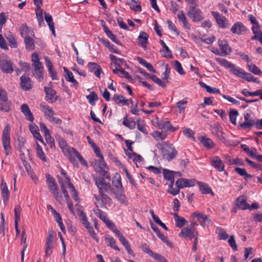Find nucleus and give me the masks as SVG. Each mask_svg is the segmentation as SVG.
Listing matches in <instances>:
<instances>
[{
	"instance_id": "nucleus-1",
	"label": "nucleus",
	"mask_w": 262,
	"mask_h": 262,
	"mask_svg": "<svg viewBox=\"0 0 262 262\" xmlns=\"http://www.w3.org/2000/svg\"><path fill=\"white\" fill-rule=\"evenodd\" d=\"M160 155L168 161L174 159L177 155V151L172 144L168 142L159 143L156 145Z\"/></svg>"
},
{
	"instance_id": "nucleus-2",
	"label": "nucleus",
	"mask_w": 262,
	"mask_h": 262,
	"mask_svg": "<svg viewBox=\"0 0 262 262\" xmlns=\"http://www.w3.org/2000/svg\"><path fill=\"white\" fill-rule=\"evenodd\" d=\"M46 178L50 191L52 193L56 200L60 204H62L63 203L62 196L59 192L58 185L54 178L49 174H46Z\"/></svg>"
},
{
	"instance_id": "nucleus-3",
	"label": "nucleus",
	"mask_w": 262,
	"mask_h": 262,
	"mask_svg": "<svg viewBox=\"0 0 262 262\" xmlns=\"http://www.w3.org/2000/svg\"><path fill=\"white\" fill-rule=\"evenodd\" d=\"M64 155L73 164H77L76 158L84 166L87 165L86 162L82 158L80 154L75 148L69 147L62 152Z\"/></svg>"
},
{
	"instance_id": "nucleus-4",
	"label": "nucleus",
	"mask_w": 262,
	"mask_h": 262,
	"mask_svg": "<svg viewBox=\"0 0 262 262\" xmlns=\"http://www.w3.org/2000/svg\"><path fill=\"white\" fill-rule=\"evenodd\" d=\"M31 60L32 66L34 69V75L38 81L43 79V66L39 61L38 55L37 53H34L32 54Z\"/></svg>"
},
{
	"instance_id": "nucleus-5",
	"label": "nucleus",
	"mask_w": 262,
	"mask_h": 262,
	"mask_svg": "<svg viewBox=\"0 0 262 262\" xmlns=\"http://www.w3.org/2000/svg\"><path fill=\"white\" fill-rule=\"evenodd\" d=\"M10 127L9 124L5 126L2 134V143L6 155H8L11 150L10 146Z\"/></svg>"
},
{
	"instance_id": "nucleus-6",
	"label": "nucleus",
	"mask_w": 262,
	"mask_h": 262,
	"mask_svg": "<svg viewBox=\"0 0 262 262\" xmlns=\"http://www.w3.org/2000/svg\"><path fill=\"white\" fill-rule=\"evenodd\" d=\"M192 219H197L201 226L203 227H208L211 224V220L208 216L199 211L193 212L191 215Z\"/></svg>"
},
{
	"instance_id": "nucleus-7",
	"label": "nucleus",
	"mask_w": 262,
	"mask_h": 262,
	"mask_svg": "<svg viewBox=\"0 0 262 262\" xmlns=\"http://www.w3.org/2000/svg\"><path fill=\"white\" fill-rule=\"evenodd\" d=\"M95 182L99 190V193L112 191L110 184L106 183L103 178H95Z\"/></svg>"
},
{
	"instance_id": "nucleus-8",
	"label": "nucleus",
	"mask_w": 262,
	"mask_h": 262,
	"mask_svg": "<svg viewBox=\"0 0 262 262\" xmlns=\"http://www.w3.org/2000/svg\"><path fill=\"white\" fill-rule=\"evenodd\" d=\"M196 7H191L187 11V15L189 17L195 22L200 21L203 19L202 12L200 9L196 8Z\"/></svg>"
},
{
	"instance_id": "nucleus-9",
	"label": "nucleus",
	"mask_w": 262,
	"mask_h": 262,
	"mask_svg": "<svg viewBox=\"0 0 262 262\" xmlns=\"http://www.w3.org/2000/svg\"><path fill=\"white\" fill-rule=\"evenodd\" d=\"M0 68L6 73H11L13 71L10 60L5 55L0 57Z\"/></svg>"
},
{
	"instance_id": "nucleus-10",
	"label": "nucleus",
	"mask_w": 262,
	"mask_h": 262,
	"mask_svg": "<svg viewBox=\"0 0 262 262\" xmlns=\"http://www.w3.org/2000/svg\"><path fill=\"white\" fill-rule=\"evenodd\" d=\"M11 103L8 100L6 93L0 88V110L7 112L10 110Z\"/></svg>"
},
{
	"instance_id": "nucleus-11",
	"label": "nucleus",
	"mask_w": 262,
	"mask_h": 262,
	"mask_svg": "<svg viewBox=\"0 0 262 262\" xmlns=\"http://www.w3.org/2000/svg\"><path fill=\"white\" fill-rule=\"evenodd\" d=\"M223 130V127L219 123L214 124L212 127V133L213 135L215 136L217 140L224 143L226 139L224 136L225 134Z\"/></svg>"
},
{
	"instance_id": "nucleus-12",
	"label": "nucleus",
	"mask_w": 262,
	"mask_h": 262,
	"mask_svg": "<svg viewBox=\"0 0 262 262\" xmlns=\"http://www.w3.org/2000/svg\"><path fill=\"white\" fill-rule=\"evenodd\" d=\"M211 14L220 28H225L229 26L228 20L225 16L215 11H211Z\"/></svg>"
},
{
	"instance_id": "nucleus-13",
	"label": "nucleus",
	"mask_w": 262,
	"mask_h": 262,
	"mask_svg": "<svg viewBox=\"0 0 262 262\" xmlns=\"http://www.w3.org/2000/svg\"><path fill=\"white\" fill-rule=\"evenodd\" d=\"M198 235L199 233L197 231L192 228H189L188 227L182 229L181 232L179 234V236L180 237L189 238L190 239L196 237V236H198Z\"/></svg>"
},
{
	"instance_id": "nucleus-14",
	"label": "nucleus",
	"mask_w": 262,
	"mask_h": 262,
	"mask_svg": "<svg viewBox=\"0 0 262 262\" xmlns=\"http://www.w3.org/2000/svg\"><path fill=\"white\" fill-rule=\"evenodd\" d=\"M45 91L46 93L45 99L50 103L55 102L57 100V96L55 90L51 88L45 87Z\"/></svg>"
},
{
	"instance_id": "nucleus-15",
	"label": "nucleus",
	"mask_w": 262,
	"mask_h": 262,
	"mask_svg": "<svg viewBox=\"0 0 262 262\" xmlns=\"http://www.w3.org/2000/svg\"><path fill=\"white\" fill-rule=\"evenodd\" d=\"M40 108L41 111L44 113L47 119L51 122H53L54 120V112L52 108L49 106L43 103L40 104Z\"/></svg>"
},
{
	"instance_id": "nucleus-16",
	"label": "nucleus",
	"mask_w": 262,
	"mask_h": 262,
	"mask_svg": "<svg viewBox=\"0 0 262 262\" xmlns=\"http://www.w3.org/2000/svg\"><path fill=\"white\" fill-rule=\"evenodd\" d=\"M230 30L232 33L240 35L245 33L247 31V29L243 23L237 22L232 26Z\"/></svg>"
},
{
	"instance_id": "nucleus-17",
	"label": "nucleus",
	"mask_w": 262,
	"mask_h": 262,
	"mask_svg": "<svg viewBox=\"0 0 262 262\" xmlns=\"http://www.w3.org/2000/svg\"><path fill=\"white\" fill-rule=\"evenodd\" d=\"M218 45L221 50V55L226 56L229 54L231 49L226 40H219L218 41Z\"/></svg>"
},
{
	"instance_id": "nucleus-18",
	"label": "nucleus",
	"mask_w": 262,
	"mask_h": 262,
	"mask_svg": "<svg viewBox=\"0 0 262 262\" xmlns=\"http://www.w3.org/2000/svg\"><path fill=\"white\" fill-rule=\"evenodd\" d=\"M211 165L219 171L225 170V165L223 161L217 156L213 157L211 160Z\"/></svg>"
},
{
	"instance_id": "nucleus-19",
	"label": "nucleus",
	"mask_w": 262,
	"mask_h": 262,
	"mask_svg": "<svg viewBox=\"0 0 262 262\" xmlns=\"http://www.w3.org/2000/svg\"><path fill=\"white\" fill-rule=\"evenodd\" d=\"M1 188L4 203L6 205L9 198V191L3 178L2 180Z\"/></svg>"
},
{
	"instance_id": "nucleus-20",
	"label": "nucleus",
	"mask_w": 262,
	"mask_h": 262,
	"mask_svg": "<svg viewBox=\"0 0 262 262\" xmlns=\"http://www.w3.org/2000/svg\"><path fill=\"white\" fill-rule=\"evenodd\" d=\"M149 36L145 32L141 31L138 37V43L141 46L144 50L147 49V44Z\"/></svg>"
},
{
	"instance_id": "nucleus-21",
	"label": "nucleus",
	"mask_w": 262,
	"mask_h": 262,
	"mask_svg": "<svg viewBox=\"0 0 262 262\" xmlns=\"http://www.w3.org/2000/svg\"><path fill=\"white\" fill-rule=\"evenodd\" d=\"M20 86L22 89L27 91L31 89V81L29 77L26 75H23L20 77Z\"/></svg>"
},
{
	"instance_id": "nucleus-22",
	"label": "nucleus",
	"mask_w": 262,
	"mask_h": 262,
	"mask_svg": "<svg viewBox=\"0 0 262 262\" xmlns=\"http://www.w3.org/2000/svg\"><path fill=\"white\" fill-rule=\"evenodd\" d=\"M20 110L23 113L26 118L31 121L33 122L34 120L33 115L31 112L29 106L27 104H23L20 106Z\"/></svg>"
},
{
	"instance_id": "nucleus-23",
	"label": "nucleus",
	"mask_w": 262,
	"mask_h": 262,
	"mask_svg": "<svg viewBox=\"0 0 262 262\" xmlns=\"http://www.w3.org/2000/svg\"><path fill=\"white\" fill-rule=\"evenodd\" d=\"M247 197L245 195L238 196L236 200V205L241 209L245 210L249 208V204L246 202Z\"/></svg>"
},
{
	"instance_id": "nucleus-24",
	"label": "nucleus",
	"mask_w": 262,
	"mask_h": 262,
	"mask_svg": "<svg viewBox=\"0 0 262 262\" xmlns=\"http://www.w3.org/2000/svg\"><path fill=\"white\" fill-rule=\"evenodd\" d=\"M127 4L135 12H140L142 10L139 0H127Z\"/></svg>"
},
{
	"instance_id": "nucleus-25",
	"label": "nucleus",
	"mask_w": 262,
	"mask_h": 262,
	"mask_svg": "<svg viewBox=\"0 0 262 262\" xmlns=\"http://www.w3.org/2000/svg\"><path fill=\"white\" fill-rule=\"evenodd\" d=\"M63 69L65 73L64 77L66 80L72 83L74 86L77 87L78 86V82L74 79L73 73L66 67H63Z\"/></svg>"
},
{
	"instance_id": "nucleus-26",
	"label": "nucleus",
	"mask_w": 262,
	"mask_h": 262,
	"mask_svg": "<svg viewBox=\"0 0 262 262\" xmlns=\"http://www.w3.org/2000/svg\"><path fill=\"white\" fill-rule=\"evenodd\" d=\"M113 99L116 103L122 105H128L129 103L132 102V99H125L124 97L121 95H115Z\"/></svg>"
},
{
	"instance_id": "nucleus-27",
	"label": "nucleus",
	"mask_w": 262,
	"mask_h": 262,
	"mask_svg": "<svg viewBox=\"0 0 262 262\" xmlns=\"http://www.w3.org/2000/svg\"><path fill=\"white\" fill-rule=\"evenodd\" d=\"M20 31L21 36L24 38L33 36V31L31 28L28 27L26 25H22L20 27Z\"/></svg>"
},
{
	"instance_id": "nucleus-28",
	"label": "nucleus",
	"mask_w": 262,
	"mask_h": 262,
	"mask_svg": "<svg viewBox=\"0 0 262 262\" xmlns=\"http://www.w3.org/2000/svg\"><path fill=\"white\" fill-rule=\"evenodd\" d=\"M160 43L163 47V49L161 50L160 53L161 55L166 58H171L172 53L168 47L166 46L163 40H160Z\"/></svg>"
},
{
	"instance_id": "nucleus-29",
	"label": "nucleus",
	"mask_w": 262,
	"mask_h": 262,
	"mask_svg": "<svg viewBox=\"0 0 262 262\" xmlns=\"http://www.w3.org/2000/svg\"><path fill=\"white\" fill-rule=\"evenodd\" d=\"M29 129L35 138H36L41 143H44L42 137L38 132V128L37 126L33 124L30 125L29 126Z\"/></svg>"
},
{
	"instance_id": "nucleus-30",
	"label": "nucleus",
	"mask_w": 262,
	"mask_h": 262,
	"mask_svg": "<svg viewBox=\"0 0 262 262\" xmlns=\"http://www.w3.org/2000/svg\"><path fill=\"white\" fill-rule=\"evenodd\" d=\"M62 191L65 198V199L67 202L68 207L72 213H74L73 205L72 202L70 201V196L68 194L67 190L64 188V186L62 184Z\"/></svg>"
},
{
	"instance_id": "nucleus-31",
	"label": "nucleus",
	"mask_w": 262,
	"mask_h": 262,
	"mask_svg": "<svg viewBox=\"0 0 262 262\" xmlns=\"http://www.w3.org/2000/svg\"><path fill=\"white\" fill-rule=\"evenodd\" d=\"M103 30L106 33V35L110 38L113 42L118 45L120 44V41L117 39L116 36L112 32L106 27L105 25L102 26Z\"/></svg>"
},
{
	"instance_id": "nucleus-32",
	"label": "nucleus",
	"mask_w": 262,
	"mask_h": 262,
	"mask_svg": "<svg viewBox=\"0 0 262 262\" xmlns=\"http://www.w3.org/2000/svg\"><path fill=\"white\" fill-rule=\"evenodd\" d=\"M200 142L203 144V145L208 148H212L215 146V144L212 141V140L209 138H207L205 136L201 137L200 138Z\"/></svg>"
},
{
	"instance_id": "nucleus-33",
	"label": "nucleus",
	"mask_w": 262,
	"mask_h": 262,
	"mask_svg": "<svg viewBox=\"0 0 262 262\" xmlns=\"http://www.w3.org/2000/svg\"><path fill=\"white\" fill-rule=\"evenodd\" d=\"M113 184L116 188L117 191H120L122 189V185L121 181V177L119 174H116L113 179Z\"/></svg>"
},
{
	"instance_id": "nucleus-34",
	"label": "nucleus",
	"mask_w": 262,
	"mask_h": 262,
	"mask_svg": "<svg viewBox=\"0 0 262 262\" xmlns=\"http://www.w3.org/2000/svg\"><path fill=\"white\" fill-rule=\"evenodd\" d=\"M173 215L174 216L176 227L182 228L187 223V220L179 216L177 213H173Z\"/></svg>"
},
{
	"instance_id": "nucleus-35",
	"label": "nucleus",
	"mask_w": 262,
	"mask_h": 262,
	"mask_svg": "<svg viewBox=\"0 0 262 262\" xmlns=\"http://www.w3.org/2000/svg\"><path fill=\"white\" fill-rule=\"evenodd\" d=\"M177 17L180 21L182 22L183 24L184 27L186 29L189 30L190 29V25L187 22L186 20V17L185 15L184 12L182 11H180L177 14Z\"/></svg>"
},
{
	"instance_id": "nucleus-36",
	"label": "nucleus",
	"mask_w": 262,
	"mask_h": 262,
	"mask_svg": "<svg viewBox=\"0 0 262 262\" xmlns=\"http://www.w3.org/2000/svg\"><path fill=\"white\" fill-rule=\"evenodd\" d=\"M159 127L160 128L163 129L165 131L167 130H176V128L173 127L169 121H162L159 123Z\"/></svg>"
},
{
	"instance_id": "nucleus-37",
	"label": "nucleus",
	"mask_w": 262,
	"mask_h": 262,
	"mask_svg": "<svg viewBox=\"0 0 262 262\" xmlns=\"http://www.w3.org/2000/svg\"><path fill=\"white\" fill-rule=\"evenodd\" d=\"M27 234L25 231H23L21 233V243L23 244V248L21 252V262H24V255H25V251L26 250L28 245L26 243L27 241Z\"/></svg>"
},
{
	"instance_id": "nucleus-38",
	"label": "nucleus",
	"mask_w": 262,
	"mask_h": 262,
	"mask_svg": "<svg viewBox=\"0 0 262 262\" xmlns=\"http://www.w3.org/2000/svg\"><path fill=\"white\" fill-rule=\"evenodd\" d=\"M151 136L157 141L164 140L167 137V134L164 132L154 131L151 134Z\"/></svg>"
},
{
	"instance_id": "nucleus-39",
	"label": "nucleus",
	"mask_w": 262,
	"mask_h": 262,
	"mask_svg": "<svg viewBox=\"0 0 262 262\" xmlns=\"http://www.w3.org/2000/svg\"><path fill=\"white\" fill-rule=\"evenodd\" d=\"M77 214L79 217L81 222L85 227L90 224V222L88 220L85 213H84L82 210L78 209Z\"/></svg>"
},
{
	"instance_id": "nucleus-40",
	"label": "nucleus",
	"mask_w": 262,
	"mask_h": 262,
	"mask_svg": "<svg viewBox=\"0 0 262 262\" xmlns=\"http://www.w3.org/2000/svg\"><path fill=\"white\" fill-rule=\"evenodd\" d=\"M36 156L43 162H46L47 159L46 155L42 149V147L39 145V144L36 142Z\"/></svg>"
},
{
	"instance_id": "nucleus-41",
	"label": "nucleus",
	"mask_w": 262,
	"mask_h": 262,
	"mask_svg": "<svg viewBox=\"0 0 262 262\" xmlns=\"http://www.w3.org/2000/svg\"><path fill=\"white\" fill-rule=\"evenodd\" d=\"M105 240L106 243H107V245L111 247L112 248L115 249V250L120 251V249L119 247L116 245V242L114 238L110 236L107 235L105 237Z\"/></svg>"
},
{
	"instance_id": "nucleus-42",
	"label": "nucleus",
	"mask_w": 262,
	"mask_h": 262,
	"mask_svg": "<svg viewBox=\"0 0 262 262\" xmlns=\"http://www.w3.org/2000/svg\"><path fill=\"white\" fill-rule=\"evenodd\" d=\"M100 220H102L106 224V226L112 231L116 228L115 225L107 217L106 213L104 214Z\"/></svg>"
},
{
	"instance_id": "nucleus-43",
	"label": "nucleus",
	"mask_w": 262,
	"mask_h": 262,
	"mask_svg": "<svg viewBox=\"0 0 262 262\" xmlns=\"http://www.w3.org/2000/svg\"><path fill=\"white\" fill-rule=\"evenodd\" d=\"M215 59L216 61L223 67H224L226 68L230 69V71L232 68H233L234 64L230 62L226 59L218 57L216 58Z\"/></svg>"
},
{
	"instance_id": "nucleus-44",
	"label": "nucleus",
	"mask_w": 262,
	"mask_h": 262,
	"mask_svg": "<svg viewBox=\"0 0 262 262\" xmlns=\"http://www.w3.org/2000/svg\"><path fill=\"white\" fill-rule=\"evenodd\" d=\"M113 232L115 234V235L118 237L119 241L121 243V244L125 246L129 244L128 242L125 239L124 237L123 234L121 233L119 230L117 229L116 228L115 230H113Z\"/></svg>"
},
{
	"instance_id": "nucleus-45",
	"label": "nucleus",
	"mask_w": 262,
	"mask_h": 262,
	"mask_svg": "<svg viewBox=\"0 0 262 262\" xmlns=\"http://www.w3.org/2000/svg\"><path fill=\"white\" fill-rule=\"evenodd\" d=\"M56 139L58 142L59 146L61 148L62 152H63L64 150H66L69 148V146L65 140L62 138L61 136L57 135L56 136Z\"/></svg>"
},
{
	"instance_id": "nucleus-46",
	"label": "nucleus",
	"mask_w": 262,
	"mask_h": 262,
	"mask_svg": "<svg viewBox=\"0 0 262 262\" xmlns=\"http://www.w3.org/2000/svg\"><path fill=\"white\" fill-rule=\"evenodd\" d=\"M242 148L247 152V154L250 157L253 158L256 156L257 154V150L254 148H249V147L246 144L241 145Z\"/></svg>"
},
{
	"instance_id": "nucleus-47",
	"label": "nucleus",
	"mask_w": 262,
	"mask_h": 262,
	"mask_svg": "<svg viewBox=\"0 0 262 262\" xmlns=\"http://www.w3.org/2000/svg\"><path fill=\"white\" fill-rule=\"evenodd\" d=\"M113 72L114 74L118 75L120 77H125L128 79H132L129 74L123 69H120V70L113 69Z\"/></svg>"
},
{
	"instance_id": "nucleus-48",
	"label": "nucleus",
	"mask_w": 262,
	"mask_h": 262,
	"mask_svg": "<svg viewBox=\"0 0 262 262\" xmlns=\"http://www.w3.org/2000/svg\"><path fill=\"white\" fill-rule=\"evenodd\" d=\"M235 171L241 176L244 177V179L247 180L249 179H250L252 177V176L248 174L246 171V169L244 168H242L239 167H235Z\"/></svg>"
},
{
	"instance_id": "nucleus-49",
	"label": "nucleus",
	"mask_w": 262,
	"mask_h": 262,
	"mask_svg": "<svg viewBox=\"0 0 262 262\" xmlns=\"http://www.w3.org/2000/svg\"><path fill=\"white\" fill-rule=\"evenodd\" d=\"M58 181L59 184H60V187L62 189V184L63 185V186H64V188L66 189V186L68 185V187L70 188V185H73L71 182L70 180L69 177H65V178H61L58 177Z\"/></svg>"
},
{
	"instance_id": "nucleus-50",
	"label": "nucleus",
	"mask_w": 262,
	"mask_h": 262,
	"mask_svg": "<svg viewBox=\"0 0 262 262\" xmlns=\"http://www.w3.org/2000/svg\"><path fill=\"white\" fill-rule=\"evenodd\" d=\"M230 72L233 73L234 75L242 78L243 77V75H244V73H245V71L240 68H236L235 67V66L234 64L233 65V68H232L231 70H230Z\"/></svg>"
},
{
	"instance_id": "nucleus-51",
	"label": "nucleus",
	"mask_w": 262,
	"mask_h": 262,
	"mask_svg": "<svg viewBox=\"0 0 262 262\" xmlns=\"http://www.w3.org/2000/svg\"><path fill=\"white\" fill-rule=\"evenodd\" d=\"M97 164L98 167L96 170L101 173L105 172V168H106V164L104 161V158L102 159H99L98 161H97Z\"/></svg>"
},
{
	"instance_id": "nucleus-52",
	"label": "nucleus",
	"mask_w": 262,
	"mask_h": 262,
	"mask_svg": "<svg viewBox=\"0 0 262 262\" xmlns=\"http://www.w3.org/2000/svg\"><path fill=\"white\" fill-rule=\"evenodd\" d=\"M255 124V122L254 119L249 120L248 121H245L243 123H241L239 125V127L243 129L250 128L254 126Z\"/></svg>"
},
{
	"instance_id": "nucleus-53",
	"label": "nucleus",
	"mask_w": 262,
	"mask_h": 262,
	"mask_svg": "<svg viewBox=\"0 0 262 262\" xmlns=\"http://www.w3.org/2000/svg\"><path fill=\"white\" fill-rule=\"evenodd\" d=\"M163 173V176L165 179L170 181V182H174V178L173 171L167 169H164Z\"/></svg>"
},
{
	"instance_id": "nucleus-54",
	"label": "nucleus",
	"mask_w": 262,
	"mask_h": 262,
	"mask_svg": "<svg viewBox=\"0 0 262 262\" xmlns=\"http://www.w3.org/2000/svg\"><path fill=\"white\" fill-rule=\"evenodd\" d=\"M129 159L133 160L134 162L137 165L138 163H140L143 161V158L139 155H137L135 152L131 153L128 155Z\"/></svg>"
},
{
	"instance_id": "nucleus-55",
	"label": "nucleus",
	"mask_w": 262,
	"mask_h": 262,
	"mask_svg": "<svg viewBox=\"0 0 262 262\" xmlns=\"http://www.w3.org/2000/svg\"><path fill=\"white\" fill-rule=\"evenodd\" d=\"M216 232L217 233L220 239L226 240L229 236L227 232L220 227L216 228Z\"/></svg>"
},
{
	"instance_id": "nucleus-56",
	"label": "nucleus",
	"mask_w": 262,
	"mask_h": 262,
	"mask_svg": "<svg viewBox=\"0 0 262 262\" xmlns=\"http://www.w3.org/2000/svg\"><path fill=\"white\" fill-rule=\"evenodd\" d=\"M187 102H188L186 99H183L177 103L176 107L178 108L180 113H182L184 112V110L186 108V105Z\"/></svg>"
},
{
	"instance_id": "nucleus-57",
	"label": "nucleus",
	"mask_w": 262,
	"mask_h": 262,
	"mask_svg": "<svg viewBox=\"0 0 262 262\" xmlns=\"http://www.w3.org/2000/svg\"><path fill=\"white\" fill-rule=\"evenodd\" d=\"M36 17L39 24V26H41L43 23V18L42 15V10L40 7H37L36 10Z\"/></svg>"
},
{
	"instance_id": "nucleus-58",
	"label": "nucleus",
	"mask_w": 262,
	"mask_h": 262,
	"mask_svg": "<svg viewBox=\"0 0 262 262\" xmlns=\"http://www.w3.org/2000/svg\"><path fill=\"white\" fill-rule=\"evenodd\" d=\"M248 68L249 71L255 75H260L262 73L261 71L254 64H248Z\"/></svg>"
},
{
	"instance_id": "nucleus-59",
	"label": "nucleus",
	"mask_w": 262,
	"mask_h": 262,
	"mask_svg": "<svg viewBox=\"0 0 262 262\" xmlns=\"http://www.w3.org/2000/svg\"><path fill=\"white\" fill-rule=\"evenodd\" d=\"M238 115V112L235 110H231L229 113L230 121L234 125L236 124V117Z\"/></svg>"
},
{
	"instance_id": "nucleus-60",
	"label": "nucleus",
	"mask_w": 262,
	"mask_h": 262,
	"mask_svg": "<svg viewBox=\"0 0 262 262\" xmlns=\"http://www.w3.org/2000/svg\"><path fill=\"white\" fill-rule=\"evenodd\" d=\"M116 196L117 199L124 205L127 204V201L126 197L124 194L122 193V190L120 191H117L116 193Z\"/></svg>"
},
{
	"instance_id": "nucleus-61",
	"label": "nucleus",
	"mask_w": 262,
	"mask_h": 262,
	"mask_svg": "<svg viewBox=\"0 0 262 262\" xmlns=\"http://www.w3.org/2000/svg\"><path fill=\"white\" fill-rule=\"evenodd\" d=\"M94 197L95 199L94 204L97 208H103L104 207L103 203L102 200L101 195L99 194V195L94 194Z\"/></svg>"
},
{
	"instance_id": "nucleus-62",
	"label": "nucleus",
	"mask_w": 262,
	"mask_h": 262,
	"mask_svg": "<svg viewBox=\"0 0 262 262\" xmlns=\"http://www.w3.org/2000/svg\"><path fill=\"white\" fill-rule=\"evenodd\" d=\"M25 43L26 47L28 49L33 50L34 49L35 46L34 40L31 37H27L25 38Z\"/></svg>"
},
{
	"instance_id": "nucleus-63",
	"label": "nucleus",
	"mask_w": 262,
	"mask_h": 262,
	"mask_svg": "<svg viewBox=\"0 0 262 262\" xmlns=\"http://www.w3.org/2000/svg\"><path fill=\"white\" fill-rule=\"evenodd\" d=\"M86 98L89 100V103L93 105L95 104V101L98 100L97 95L94 92H91L89 95L86 96Z\"/></svg>"
},
{
	"instance_id": "nucleus-64",
	"label": "nucleus",
	"mask_w": 262,
	"mask_h": 262,
	"mask_svg": "<svg viewBox=\"0 0 262 262\" xmlns=\"http://www.w3.org/2000/svg\"><path fill=\"white\" fill-rule=\"evenodd\" d=\"M150 256L159 262H167L166 259L163 256L157 253H154L152 252Z\"/></svg>"
}]
</instances>
